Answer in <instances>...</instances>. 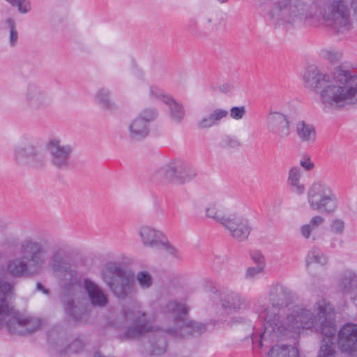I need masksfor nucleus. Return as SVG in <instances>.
I'll use <instances>...</instances> for the list:
<instances>
[{
    "instance_id": "nucleus-1",
    "label": "nucleus",
    "mask_w": 357,
    "mask_h": 357,
    "mask_svg": "<svg viewBox=\"0 0 357 357\" xmlns=\"http://www.w3.org/2000/svg\"><path fill=\"white\" fill-rule=\"evenodd\" d=\"M334 310L325 301L317 303L314 312L308 311L296 307L287 317L286 325L279 324L276 321V316L267 315V312L260 313V317L264 319V332L261 335L263 340L269 332H273L278 336L284 334L286 331L295 333H301L305 330L312 329L319 325V330L323 335L320 351L317 357H335L333 339L336 332L334 323ZM262 341V340H261ZM262 346L261 342H260Z\"/></svg>"
},
{
    "instance_id": "nucleus-2",
    "label": "nucleus",
    "mask_w": 357,
    "mask_h": 357,
    "mask_svg": "<svg viewBox=\"0 0 357 357\" xmlns=\"http://www.w3.org/2000/svg\"><path fill=\"white\" fill-rule=\"evenodd\" d=\"M303 79L306 87L320 90L321 100L326 105L341 107L357 102V76L342 66L330 75L310 66L304 73Z\"/></svg>"
},
{
    "instance_id": "nucleus-3",
    "label": "nucleus",
    "mask_w": 357,
    "mask_h": 357,
    "mask_svg": "<svg viewBox=\"0 0 357 357\" xmlns=\"http://www.w3.org/2000/svg\"><path fill=\"white\" fill-rule=\"evenodd\" d=\"M22 254L27 259L24 263L20 259L10 261L6 268V274L13 277H20L30 273L36 272L43 262L44 254L37 243L31 241L25 242L22 246Z\"/></svg>"
},
{
    "instance_id": "nucleus-4",
    "label": "nucleus",
    "mask_w": 357,
    "mask_h": 357,
    "mask_svg": "<svg viewBox=\"0 0 357 357\" xmlns=\"http://www.w3.org/2000/svg\"><path fill=\"white\" fill-rule=\"evenodd\" d=\"M308 203L312 209L332 212L336 208L335 197L324 183L316 182L307 193Z\"/></svg>"
},
{
    "instance_id": "nucleus-5",
    "label": "nucleus",
    "mask_w": 357,
    "mask_h": 357,
    "mask_svg": "<svg viewBox=\"0 0 357 357\" xmlns=\"http://www.w3.org/2000/svg\"><path fill=\"white\" fill-rule=\"evenodd\" d=\"M328 10V13L322 14L324 20L335 22L357 21V0H333Z\"/></svg>"
},
{
    "instance_id": "nucleus-6",
    "label": "nucleus",
    "mask_w": 357,
    "mask_h": 357,
    "mask_svg": "<svg viewBox=\"0 0 357 357\" xmlns=\"http://www.w3.org/2000/svg\"><path fill=\"white\" fill-rule=\"evenodd\" d=\"M287 8L289 10L290 15L295 17V19H294V20L303 21L313 17L314 15H315L314 11L317 10L318 4L312 3L309 6L301 1L295 0L294 3L288 5L285 1H280L275 5V8L269 13L271 19Z\"/></svg>"
},
{
    "instance_id": "nucleus-7",
    "label": "nucleus",
    "mask_w": 357,
    "mask_h": 357,
    "mask_svg": "<svg viewBox=\"0 0 357 357\" xmlns=\"http://www.w3.org/2000/svg\"><path fill=\"white\" fill-rule=\"evenodd\" d=\"M337 344L342 353L357 356V325L347 324L338 333Z\"/></svg>"
},
{
    "instance_id": "nucleus-8",
    "label": "nucleus",
    "mask_w": 357,
    "mask_h": 357,
    "mask_svg": "<svg viewBox=\"0 0 357 357\" xmlns=\"http://www.w3.org/2000/svg\"><path fill=\"white\" fill-rule=\"evenodd\" d=\"M266 126L269 132L284 137L290 133V122L286 115L280 112H270L266 118Z\"/></svg>"
},
{
    "instance_id": "nucleus-9",
    "label": "nucleus",
    "mask_w": 357,
    "mask_h": 357,
    "mask_svg": "<svg viewBox=\"0 0 357 357\" xmlns=\"http://www.w3.org/2000/svg\"><path fill=\"white\" fill-rule=\"evenodd\" d=\"M222 225L229 231L231 236L238 241L246 239L250 232V227L246 220L227 217L225 220H222Z\"/></svg>"
},
{
    "instance_id": "nucleus-10",
    "label": "nucleus",
    "mask_w": 357,
    "mask_h": 357,
    "mask_svg": "<svg viewBox=\"0 0 357 357\" xmlns=\"http://www.w3.org/2000/svg\"><path fill=\"white\" fill-rule=\"evenodd\" d=\"M140 236L144 244L146 245L154 246L163 244L167 252L173 254L176 251L174 248L162 243L161 240L162 235L158 231H155L149 227H143L140 230Z\"/></svg>"
},
{
    "instance_id": "nucleus-11",
    "label": "nucleus",
    "mask_w": 357,
    "mask_h": 357,
    "mask_svg": "<svg viewBox=\"0 0 357 357\" xmlns=\"http://www.w3.org/2000/svg\"><path fill=\"white\" fill-rule=\"evenodd\" d=\"M155 116L153 112H145L143 116L135 119L130 125V131L133 135L145 136L147 134L146 123Z\"/></svg>"
},
{
    "instance_id": "nucleus-12",
    "label": "nucleus",
    "mask_w": 357,
    "mask_h": 357,
    "mask_svg": "<svg viewBox=\"0 0 357 357\" xmlns=\"http://www.w3.org/2000/svg\"><path fill=\"white\" fill-rule=\"evenodd\" d=\"M84 286L93 305L103 306L107 303V297L97 285L86 280Z\"/></svg>"
},
{
    "instance_id": "nucleus-13",
    "label": "nucleus",
    "mask_w": 357,
    "mask_h": 357,
    "mask_svg": "<svg viewBox=\"0 0 357 357\" xmlns=\"http://www.w3.org/2000/svg\"><path fill=\"white\" fill-rule=\"evenodd\" d=\"M296 132L303 142H313L316 139V130L314 127L303 121H299L296 124Z\"/></svg>"
},
{
    "instance_id": "nucleus-14",
    "label": "nucleus",
    "mask_w": 357,
    "mask_h": 357,
    "mask_svg": "<svg viewBox=\"0 0 357 357\" xmlns=\"http://www.w3.org/2000/svg\"><path fill=\"white\" fill-rule=\"evenodd\" d=\"M50 146L52 147V151L54 155V162L56 165L61 167L66 162L70 149L69 147H61L57 141H51Z\"/></svg>"
},
{
    "instance_id": "nucleus-15",
    "label": "nucleus",
    "mask_w": 357,
    "mask_h": 357,
    "mask_svg": "<svg viewBox=\"0 0 357 357\" xmlns=\"http://www.w3.org/2000/svg\"><path fill=\"white\" fill-rule=\"evenodd\" d=\"M12 291V287L7 283H0V320L4 317L9 315L13 309L6 302L7 294Z\"/></svg>"
},
{
    "instance_id": "nucleus-16",
    "label": "nucleus",
    "mask_w": 357,
    "mask_h": 357,
    "mask_svg": "<svg viewBox=\"0 0 357 357\" xmlns=\"http://www.w3.org/2000/svg\"><path fill=\"white\" fill-rule=\"evenodd\" d=\"M266 357H299L298 349L275 345L267 354Z\"/></svg>"
},
{
    "instance_id": "nucleus-17",
    "label": "nucleus",
    "mask_w": 357,
    "mask_h": 357,
    "mask_svg": "<svg viewBox=\"0 0 357 357\" xmlns=\"http://www.w3.org/2000/svg\"><path fill=\"white\" fill-rule=\"evenodd\" d=\"M301 171L298 167H292L289 172L288 183L294 188L297 194H302L305 190L304 185L301 182Z\"/></svg>"
},
{
    "instance_id": "nucleus-18",
    "label": "nucleus",
    "mask_w": 357,
    "mask_h": 357,
    "mask_svg": "<svg viewBox=\"0 0 357 357\" xmlns=\"http://www.w3.org/2000/svg\"><path fill=\"white\" fill-rule=\"evenodd\" d=\"M122 276L123 271L112 263L108 264L102 273L103 280L109 287H112V281L121 278Z\"/></svg>"
},
{
    "instance_id": "nucleus-19",
    "label": "nucleus",
    "mask_w": 357,
    "mask_h": 357,
    "mask_svg": "<svg viewBox=\"0 0 357 357\" xmlns=\"http://www.w3.org/2000/svg\"><path fill=\"white\" fill-rule=\"evenodd\" d=\"M142 316L143 319H142L140 317H137L135 320L134 328H130L128 331L127 336L128 337H135L144 332H147L152 330L151 328L149 326H148V321L144 319L145 314H142Z\"/></svg>"
},
{
    "instance_id": "nucleus-20",
    "label": "nucleus",
    "mask_w": 357,
    "mask_h": 357,
    "mask_svg": "<svg viewBox=\"0 0 357 357\" xmlns=\"http://www.w3.org/2000/svg\"><path fill=\"white\" fill-rule=\"evenodd\" d=\"M16 323L21 326L25 327L24 331H22V333H31L37 330L41 324L40 320L34 319L31 317L27 318H16Z\"/></svg>"
},
{
    "instance_id": "nucleus-21",
    "label": "nucleus",
    "mask_w": 357,
    "mask_h": 357,
    "mask_svg": "<svg viewBox=\"0 0 357 357\" xmlns=\"http://www.w3.org/2000/svg\"><path fill=\"white\" fill-rule=\"evenodd\" d=\"M6 2L15 6L17 8V11L21 15H26L29 13L32 9L31 0H4Z\"/></svg>"
},
{
    "instance_id": "nucleus-22",
    "label": "nucleus",
    "mask_w": 357,
    "mask_h": 357,
    "mask_svg": "<svg viewBox=\"0 0 357 357\" xmlns=\"http://www.w3.org/2000/svg\"><path fill=\"white\" fill-rule=\"evenodd\" d=\"M251 257L254 262L258 264L257 268H249L247 271V275L250 277L254 276L255 274L261 271L264 268V258L258 251H253Z\"/></svg>"
},
{
    "instance_id": "nucleus-23",
    "label": "nucleus",
    "mask_w": 357,
    "mask_h": 357,
    "mask_svg": "<svg viewBox=\"0 0 357 357\" xmlns=\"http://www.w3.org/2000/svg\"><path fill=\"white\" fill-rule=\"evenodd\" d=\"M206 215L207 217L215 219L222 224V220H225L227 217L223 214V211L218 208L215 203H211L206 208Z\"/></svg>"
},
{
    "instance_id": "nucleus-24",
    "label": "nucleus",
    "mask_w": 357,
    "mask_h": 357,
    "mask_svg": "<svg viewBox=\"0 0 357 357\" xmlns=\"http://www.w3.org/2000/svg\"><path fill=\"white\" fill-rule=\"evenodd\" d=\"M167 103L169 105L172 114L176 119H180L183 116L182 107L178 105L174 100L168 98Z\"/></svg>"
},
{
    "instance_id": "nucleus-25",
    "label": "nucleus",
    "mask_w": 357,
    "mask_h": 357,
    "mask_svg": "<svg viewBox=\"0 0 357 357\" xmlns=\"http://www.w3.org/2000/svg\"><path fill=\"white\" fill-rule=\"evenodd\" d=\"M321 54L324 59L331 63L336 62L340 57V54L338 53L328 49L321 50Z\"/></svg>"
},
{
    "instance_id": "nucleus-26",
    "label": "nucleus",
    "mask_w": 357,
    "mask_h": 357,
    "mask_svg": "<svg viewBox=\"0 0 357 357\" xmlns=\"http://www.w3.org/2000/svg\"><path fill=\"white\" fill-rule=\"evenodd\" d=\"M137 280L142 287H148L151 283V278L149 274L146 272H141L137 275Z\"/></svg>"
},
{
    "instance_id": "nucleus-27",
    "label": "nucleus",
    "mask_w": 357,
    "mask_h": 357,
    "mask_svg": "<svg viewBox=\"0 0 357 357\" xmlns=\"http://www.w3.org/2000/svg\"><path fill=\"white\" fill-rule=\"evenodd\" d=\"M227 304H225V303H222V306L225 308H239L238 303L240 302V298L238 296H227Z\"/></svg>"
},
{
    "instance_id": "nucleus-28",
    "label": "nucleus",
    "mask_w": 357,
    "mask_h": 357,
    "mask_svg": "<svg viewBox=\"0 0 357 357\" xmlns=\"http://www.w3.org/2000/svg\"><path fill=\"white\" fill-rule=\"evenodd\" d=\"M245 112L244 107H235L231 108L230 115L233 119L238 120L243 116Z\"/></svg>"
},
{
    "instance_id": "nucleus-29",
    "label": "nucleus",
    "mask_w": 357,
    "mask_h": 357,
    "mask_svg": "<svg viewBox=\"0 0 357 357\" xmlns=\"http://www.w3.org/2000/svg\"><path fill=\"white\" fill-rule=\"evenodd\" d=\"M227 111L220 109L215 110L213 113L211 114V116L214 119L215 123H217L218 121L221 120L222 118L225 117L227 115Z\"/></svg>"
},
{
    "instance_id": "nucleus-30",
    "label": "nucleus",
    "mask_w": 357,
    "mask_h": 357,
    "mask_svg": "<svg viewBox=\"0 0 357 357\" xmlns=\"http://www.w3.org/2000/svg\"><path fill=\"white\" fill-rule=\"evenodd\" d=\"M215 122L211 116L210 115L207 118H204L199 123V126L202 128H210L214 125H215Z\"/></svg>"
},
{
    "instance_id": "nucleus-31",
    "label": "nucleus",
    "mask_w": 357,
    "mask_h": 357,
    "mask_svg": "<svg viewBox=\"0 0 357 357\" xmlns=\"http://www.w3.org/2000/svg\"><path fill=\"white\" fill-rule=\"evenodd\" d=\"M196 176V174L194 170H190L188 173H182L181 180L176 181V183H185L190 181L192 178Z\"/></svg>"
},
{
    "instance_id": "nucleus-32",
    "label": "nucleus",
    "mask_w": 357,
    "mask_h": 357,
    "mask_svg": "<svg viewBox=\"0 0 357 357\" xmlns=\"http://www.w3.org/2000/svg\"><path fill=\"white\" fill-rule=\"evenodd\" d=\"M332 230L335 233H342L344 229V222L336 220L332 224Z\"/></svg>"
},
{
    "instance_id": "nucleus-33",
    "label": "nucleus",
    "mask_w": 357,
    "mask_h": 357,
    "mask_svg": "<svg viewBox=\"0 0 357 357\" xmlns=\"http://www.w3.org/2000/svg\"><path fill=\"white\" fill-rule=\"evenodd\" d=\"M172 309L174 312L177 313L176 316H178V314H185L188 312V310L185 306L178 305L177 303L173 304Z\"/></svg>"
},
{
    "instance_id": "nucleus-34",
    "label": "nucleus",
    "mask_w": 357,
    "mask_h": 357,
    "mask_svg": "<svg viewBox=\"0 0 357 357\" xmlns=\"http://www.w3.org/2000/svg\"><path fill=\"white\" fill-rule=\"evenodd\" d=\"M301 166L306 170H310L313 168L314 164L311 162L309 158H303L300 162Z\"/></svg>"
},
{
    "instance_id": "nucleus-35",
    "label": "nucleus",
    "mask_w": 357,
    "mask_h": 357,
    "mask_svg": "<svg viewBox=\"0 0 357 357\" xmlns=\"http://www.w3.org/2000/svg\"><path fill=\"white\" fill-rule=\"evenodd\" d=\"M312 229L313 228L312 227V226L310 224H307V225L302 226V227L301 229L302 235L305 238H308L310 235V233H311V231Z\"/></svg>"
},
{
    "instance_id": "nucleus-36",
    "label": "nucleus",
    "mask_w": 357,
    "mask_h": 357,
    "mask_svg": "<svg viewBox=\"0 0 357 357\" xmlns=\"http://www.w3.org/2000/svg\"><path fill=\"white\" fill-rule=\"evenodd\" d=\"M324 222V219L321 216H314L312 218L310 225L312 226V228H314L320 225H321Z\"/></svg>"
},
{
    "instance_id": "nucleus-37",
    "label": "nucleus",
    "mask_w": 357,
    "mask_h": 357,
    "mask_svg": "<svg viewBox=\"0 0 357 357\" xmlns=\"http://www.w3.org/2000/svg\"><path fill=\"white\" fill-rule=\"evenodd\" d=\"M17 33L15 31L14 26H13L10 29V43L12 45H14L15 43V42L17 41Z\"/></svg>"
},
{
    "instance_id": "nucleus-38",
    "label": "nucleus",
    "mask_w": 357,
    "mask_h": 357,
    "mask_svg": "<svg viewBox=\"0 0 357 357\" xmlns=\"http://www.w3.org/2000/svg\"><path fill=\"white\" fill-rule=\"evenodd\" d=\"M314 260H312V258L310 256H308L307 258V264H311V263H313L314 261V262H319V261L317 257L314 256Z\"/></svg>"
},
{
    "instance_id": "nucleus-39",
    "label": "nucleus",
    "mask_w": 357,
    "mask_h": 357,
    "mask_svg": "<svg viewBox=\"0 0 357 357\" xmlns=\"http://www.w3.org/2000/svg\"><path fill=\"white\" fill-rule=\"evenodd\" d=\"M37 287L38 289L43 290L45 293H46V291L43 289V288L40 284H38Z\"/></svg>"
},
{
    "instance_id": "nucleus-40",
    "label": "nucleus",
    "mask_w": 357,
    "mask_h": 357,
    "mask_svg": "<svg viewBox=\"0 0 357 357\" xmlns=\"http://www.w3.org/2000/svg\"><path fill=\"white\" fill-rule=\"evenodd\" d=\"M272 301H273V305L274 306L275 305H282V304L275 303V298H272Z\"/></svg>"
},
{
    "instance_id": "nucleus-41",
    "label": "nucleus",
    "mask_w": 357,
    "mask_h": 357,
    "mask_svg": "<svg viewBox=\"0 0 357 357\" xmlns=\"http://www.w3.org/2000/svg\"><path fill=\"white\" fill-rule=\"evenodd\" d=\"M218 1L221 3H226L228 1V0H218Z\"/></svg>"
},
{
    "instance_id": "nucleus-42",
    "label": "nucleus",
    "mask_w": 357,
    "mask_h": 357,
    "mask_svg": "<svg viewBox=\"0 0 357 357\" xmlns=\"http://www.w3.org/2000/svg\"><path fill=\"white\" fill-rule=\"evenodd\" d=\"M347 24H343V25H344L343 26H344V27H345V26H346V25H347Z\"/></svg>"
}]
</instances>
